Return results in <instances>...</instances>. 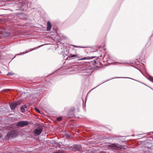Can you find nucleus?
<instances>
[{"label": "nucleus", "instance_id": "1", "mask_svg": "<svg viewBox=\"0 0 153 153\" xmlns=\"http://www.w3.org/2000/svg\"><path fill=\"white\" fill-rule=\"evenodd\" d=\"M96 63V62L95 59H94L91 62H89L87 63L86 64H84V65H86V67L85 68H83L82 70L85 71L84 73H88L89 74H91L92 71H91V68L90 67L91 66V64H92L94 65V64Z\"/></svg>", "mask_w": 153, "mask_h": 153}, {"label": "nucleus", "instance_id": "2", "mask_svg": "<svg viewBox=\"0 0 153 153\" xmlns=\"http://www.w3.org/2000/svg\"><path fill=\"white\" fill-rule=\"evenodd\" d=\"M29 124V123L27 121H21L18 122L16 126L18 127H23Z\"/></svg>", "mask_w": 153, "mask_h": 153}, {"label": "nucleus", "instance_id": "3", "mask_svg": "<svg viewBox=\"0 0 153 153\" xmlns=\"http://www.w3.org/2000/svg\"><path fill=\"white\" fill-rule=\"evenodd\" d=\"M42 131V128L41 127H38L35 130L34 133L35 135H38L41 133Z\"/></svg>", "mask_w": 153, "mask_h": 153}, {"label": "nucleus", "instance_id": "4", "mask_svg": "<svg viewBox=\"0 0 153 153\" xmlns=\"http://www.w3.org/2000/svg\"><path fill=\"white\" fill-rule=\"evenodd\" d=\"M10 137H16L18 134V132L16 131L13 130L9 131L8 133Z\"/></svg>", "mask_w": 153, "mask_h": 153}, {"label": "nucleus", "instance_id": "5", "mask_svg": "<svg viewBox=\"0 0 153 153\" xmlns=\"http://www.w3.org/2000/svg\"><path fill=\"white\" fill-rule=\"evenodd\" d=\"M19 104H20L19 103V102H14L13 103L10 104V105L11 109L14 110L15 108L16 107L17 105H19Z\"/></svg>", "mask_w": 153, "mask_h": 153}, {"label": "nucleus", "instance_id": "6", "mask_svg": "<svg viewBox=\"0 0 153 153\" xmlns=\"http://www.w3.org/2000/svg\"><path fill=\"white\" fill-rule=\"evenodd\" d=\"M68 57L70 58H71V59H75L79 57V55L78 54H70L69 55Z\"/></svg>", "mask_w": 153, "mask_h": 153}, {"label": "nucleus", "instance_id": "7", "mask_svg": "<svg viewBox=\"0 0 153 153\" xmlns=\"http://www.w3.org/2000/svg\"><path fill=\"white\" fill-rule=\"evenodd\" d=\"M52 25L51 23V22L49 21H48L47 23V30L48 31H50Z\"/></svg>", "mask_w": 153, "mask_h": 153}, {"label": "nucleus", "instance_id": "8", "mask_svg": "<svg viewBox=\"0 0 153 153\" xmlns=\"http://www.w3.org/2000/svg\"><path fill=\"white\" fill-rule=\"evenodd\" d=\"M95 57H84V58H82L81 59H79L78 60H87V59H91Z\"/></svg>", "mask_w": 153, "mask_h": 153}, {"label": "nucleus", "instance_id": "9", "mask_svg": "<svg viewBox=\"0 0 153 153\" xmlns=\"http://www.w3.org/2000/svg\"><path fill=\"white\" fill-rule=\"evenodd\" d=\"M112 146L113 147H114L116 149H122L123 148L122 146L120 145H118V146H117V145L115 144H113Z\"/></svg>", "mask_w": 153, "mask_h": 153}, {"label": "nucleus", "instance_id": "10", "mask_svg": "<svg viewBox=\"0 0 153 153\" xmlns=\"http://www.w3.org/2000/svg\"><path fill=\"white\" fill-rule=\"evenodd\" d=\"M6 30L3 27H1L0 28V32L1 33V34H3V33L5 32Z\"/></svg>", "mask_w": 153, "mask_h": 153}, {"label": "nucleus", "instance_id": "11", "mask_svg": "<svg viewBox=\"0 0 153 153\" xmlns=\"http://www.w3.org/2000/svg\"><path fill=\"white\" fill-rule=\"evenodd\" d=\"M148 79L150 81L153 82V77L151 76H149L148 78Z\"/></svg>", "mask_w": 153, "mask_h": 153}, {"label": "nucleus", "instance_id": "12", "mask_svg": "<svg viewBox=\"0 0 153 153\" xmlns=\"http://www.w3.org/2000/svg\"><path fill=\"white\" fill-rule=\"evenodd\" d=\"M35 110L36 111V112H37L38 113H40V112L39 111V110L37 108H35Z\"/></svg>", "mask_w": 153, "mask_h": 153}, {"label": "nucleus", "instance_id": "13", "mask_svg": "<svg viewBox=\"0 0 153 153\" xmlns=\"http://www.w3.org/2000/svg\"><path fill=\"white\" fill-rule=\"evenodd\" d=\"M62 119V117H59L57 118V120L58 121H60Z\"/></svg>", "mask_w": 153, "mask_h": 153}, {"label": "nucleus", "instance_id": "14", "mask_svg": "<svg viewBox=\"0 0 153 153\" xmlns=\"http://www.w3.org/2000/svg\"><path fill=\"white\" fill-rule=\"evenodd\" d=\"M21 110L22 112H24L25 111V108H23L22 107H21Z\"/></svg>", "mask_w": 153, "mask_h": 153}, {"label": "nucleus", "instance_id": "15", "mask_svg": "<svg viewBox=\"0 0 153 153\" xmlns=\"http://www.w3.org/2000/svg\"><path fill=\"white\" fill-rule=\"evenodd\" d=\"M22 107L23 108H27V106L26 105H24L23 106H22Z\"/></svg>", "mask_w": 153, "mask_h": 153}, {"label": "nucleus", "instance_id": "16", "mask_svg": "<svg viewBox=\"0 0 153 153\" xmlns=\"http://www.w3.org/2000/svg\"><path fill=\"white\" fill-rule=\"evenodd\" d=\"M54 153H63L61 151H59L57 152H54Z\"/></svg>", "mask_w": 153, "mask_h": 153}, {"label": "nucleus", "instance_id": "17", "mask_svg": "<svg viewBox=\"0 0 153 153\" xmlns=\"http://www.w3.org/2000/svg\"><path fill=\"white\" fill-rule=\"evenodd\" d=\"M26 53V52H23L21 53H20V54H18V55H22V54H25V53Z\"/></svg>", "mask_w": 153, "mask_h": 153}, {"label": "nucleus", "instance_id": "18", "mask_svg": "<svg viewBox=\"0 0 153 153\" xmlns=\"http://www.w3.org/2000/svg\"><path fill=\"white\" fill-rule=\"evenodd\" d=\"M7 75H13V74L11 73H8L7 74Z\"/></svg>", "mask_w": 153, "mask_h": 153}, {"label": "nucleus", "instance_id": "19", "mask_svg": "<svg viewBox=\"0 0 153 153\" xmlns=\"http://www.w3.org/2000/svg\"><path fill=\"white\" fill-rule=\"evenodd\" d=\"M117 64H119V63H121V64H124V63L123 62H117L116 63Z\"/></svg>", "mask_w": 153, "mask_h": 153}, {"label": "nucleus", "instance_id": "20", "mask_svg": "<svg viewBox=\"0 0 153 153\" xmlns=\"http://www.w3.org/2000/svg\"><path fill=\"white\" fill-rule=\"evenodd\" d=\"M73 46L74 47H79V46H76L75 45H73Z\"/></svg>", "mask_w": 153, "mask_h": 153}, {"label": "nucleus", "instance_id": "21", "mask_svg": "<svg viewBox=\"0 0 153 153\" xmlns=\"http://www.w3.org/2000/svg\"><path fill=\"white\" fill-rule=\"evenodd\" d=\"M77 146H76V145H75V146H74V147H76V148L77 147Z\"/></svg>", "mask_w": 153, "mask_h": 153}, {"label": "nucleus", "instance_id": "22", "mask_svg": "<svg viewBox=\"0 0 153 153\" xmlns=\"http://www.w3.org/2000/svg\"><path fill=\"white\" fill-rule=\"evenodd\" d=\"M1 136L0 135V138L1 137Z\"/></svg>", "mask_w": 153, "mask_h": 153}, {"label": "nucleus", "instance_id": "23", "mask_svg": "<svg viewBox=\"0 0 153 153\" xmlns=\"http://www.w3.org/2000/svg\"><path fill=\"white\" fill-rule=\"evenodd\" d=\"M152 134H153V132H152Z\"/></svg>", "mask_w": 153, "mask_h": 153}]
</instances>
